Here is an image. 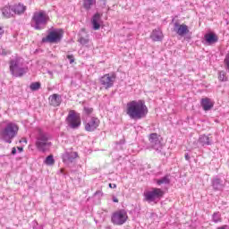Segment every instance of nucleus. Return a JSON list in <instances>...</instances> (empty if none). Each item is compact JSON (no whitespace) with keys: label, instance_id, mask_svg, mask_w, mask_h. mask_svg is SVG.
I'll return each mask as SVG.
<instances>
[{"label":"nucleus","instance_id":"14","mask_svg":"<svg viewBox=\"0 0 229 229\" xmlns=\"http://www.w3.org/2000/svg\"><path fill=\"white\" fill-rule=\"evenodd\" d=\"M204 39L207 46H214V44H217V42H219V37H217L214 32L205 34Z\"/></svg>","mask_w":229,"mask_h":229},{"label":"nucleus","instance_id":"25","mask_svg":"<svg viewBox=\"0 0 229 229\" xmlns=\"http://www.w3.org/2000/svg\"><path fill=\"white\" fill-rule=\"evenodd\" d=\"M157 185H169V183H171V179H169V175H165L157 180Z\"/></svg>","mask_w":229,"mask_h":229},{"label":"nucleus","instance_id":"30","mask_svg":"<svg viewBox=\"0 0 229 229\" xmlns=\"http://www.w3.org/2000/svg\"><path fill=\"white\" fill-rule=\"evenodd\" d=\"M212 219L214 223H219V221H221V216H219V213H214L212 216Z\"/></svg>","mask_w":229,"mask_h":229},{"label":"nucleus","instance_id":"26","mask_svg":"<svg viewBox=\"0 0 229 229\" xmlns=\"http://www.w3.org/2000/svg\"><path fill=\"white\" fill-rule=\"evenodd\" d=\"M96 4V0H84L83 7L85 10H90L91 6Z\"/></svg>","mask_w":229,"mask_h":229},{"label":"nucleus","instance_id":"5","mask_svg":"<svg viewBox=\"0 0 229 229\" xmlns=\"http://www.w3.org/2000/svg\"><path fill=\"white\" fill-rule=\"evenodd\" d=\"M50 140L51 136L49 133L39 131L36 141V147L38 148V151H41V153L49 151V148L52 146L51 141H49Z\"/></svg>","mask_w":229,"mask_h":229},{"label":"nucleus","instance_id":"37","mask_svg":"<svg viewBox=\"0 0 229 229\" xmlns=\"http://www.w3.org/2000/svg\"><path fill=\"white\" fill-rule=\"evenodd\" d=\"M109 188L110 189H117V184H115V183H109Z\"/></svg>","mask_w":229,"mask_h":229},{"label":"nucleus","instance_id":"36","mask_svg":"<svg viewBox=\"0 0 229 229\" xmlns=\"http://www.w3.org/2000/svg\"><path fill=\"white\" fill-rule=\"evenodd\" d=\"M94 196H103V191H97L94 193Z\"/></svg>","mask_w":229,"mask_h":229},{"label":"nucleus","instance_id":"41","mask_svg":"<svg viewBox=\"0 0 229 229\" xmlns=\"http://www.w3.org/2000/svg\"><path fill=\"white\" fill-rule=\"evenodd\" d=\"M18 151H20V153H22V151H24V148H22V147H18Z\"/></svg>","mask_w":229,"mask_h":229},{"label":"nucleus","instance_id":"22","mask_svg":"<svg viewBox=\"0 0 229 229\" xmlns=\"http://www.w3.org/2000/svg\"><path fill=\"white\" fill-rule=\"evenodd\" d=\"M101 19V15L99 13H95L92 17L91 22L93 25V30L95 31H98V30H99V28H101V24H99V21Z\"/></svg>","mask_w":229,"mask_h":229},{"label":"nucleus","instance_id":"4","mask_svg":"<svg viewBox=\"0 0 229 229\" xmlns=\"http://www.w3.org/2000/svg\"><path fill=\"white\" fill-rule=\"evenodd\" d=\"M48 21L49 16H47L46 11L35 12L31 19V27L38 30H45Z\"/></svg>","mask_w":229,"mask_h":229},{"label":"nucleus","instance_id":"28","mask_svg":"<svg viewBox=\"0 0 229 229\" xmlns=\"http://www.w3.org/2000/svg\"><path fill=\"white\" fill-rule=\"evenodd\" d=\"M41 87V84L40 82H32L30 85V90H32L33 92L37 91V90H39Z\"/></svg>","mask_w":229,"mask_h":229},{"label":"nucleus","instance_id":"39","mask_svg":"<svg viewBox=\"0 0 229 229\" xmlns=\"http://www.w3.org/2000/svg\"><path fill=\"white\" fill-rule=\"evenodd\" d=\"M114 203H119V199L117 197H113Z\"/></svg>","mask_w":229,"mask_h":229},{"label":"nucleus","instance_id":"40","mask_svg":"<svg viewBox=\"0 0 229 229\" xmlns=\"http://www.w3.org/2000/svg\"><path fill=\"white\" fill-rule=\"evenodd\" d=\"M21 142H25V144H26V143H28V140H26V138H22V139L20 140V143H21Z\"/></svg>","mask_w":229,"mask_h":229},{"label":"nucleus","instance_id":"35","mask_svg":"<svg viewBox=\"0 0 229 229\" xmlns=\"http://www.w3.org/2000/svg\"><path fill=\"white\" fill-rule=\"evenodd\" d=\"M184 158L185 160H187V162H191V156L189 155V153H185Z\"/></svg>","mask_w":229,"mask_h":229},{"label":"nucleus","instance_id":"38","mask_svg":"<svg viewBox=\"0 0 229 229\" xmlns=\"http://www.w3.org/2000/svg\"><path fill=\"white\" fill-rule=\"evenodd\" d=\"M12 155H16L17 154V148H15V147H13L12 148V152H11Z\"/></svg>","mask_w":229,"mask_h":229},{"label":"nucleus","instance_id":"1","mask_svg":"<svg viewBox=\"0 0 229 229\" xmlns=\"http://www.w3.org/2000/svg\"><path fill=\"white\" fill-rule=\"evenodd\" d=\"M149 110L144 100H132L127 103L126 114L132 121H140L148 117Z\"/></svg>","mask_w":229,"mask_h":229},{"label":"nucleus","instance_id":"7","mask_svg":"<svg viewBox=\"0 0 229 229\" xmlns=\"http://www.w3.org/2000/svg\"><path fill=\"white\" fill-rule=\"evenodd\" d=\"M148 141L149 142L147 145L146 149H153L160 155H165V153L162 151V149H164V145L162 144V141L160 140V136H158L157 133L149 134Z\"/></svg>","mask_w":229,"mask_h":229},{"label":"nucleus","instance_id":"2","mask_svg":"<svg viewBox=\"0 0 229 229\" xmlns=\"http://www.w3.org/2000/svg\"><path fill=\"white\" fill-rule=\"evenodd\" d=\"M19 135V125L13 122H9L0 130V140L5 144H12L13 139Z\"/></svg>","mask_w":229,"mask_h":229},{"label":"nucleus","instance_id":"42","mask_svg":"<svg viewBox=\"0 0 229 229\" xmlns=\"http://www.w3.org/2000/svg\"><path fill=\"white\" fill-rule=\"evenodd\" d=\"M228 225H222L220 227H217V229H227Z\"/></svg>","mask_w":229,"mask_h":229},{"label":"nucleus","instance_id":"17","mask_svg":"<svg viewBox=\"0 0 229 229\" xmlns=\"http://www.w3.org/2000/svg\"><path fill=\"white\" fill-rule=\"evenodd\" d=\"M174 28H177L176 33L180 37H183L184 35H187L189 33V27L186 24H182L175 22Z\"/></svg>","mask_w":229,"mask_h":229},{"label":"nucleus","instance_id":"19","mask_svg":"<svg viewBox=\"0 0 229 229\" xmlns=\"http://www.w3.org/2000/svg\"><path fill=\"white\" fill-rule=\"evenodd\" d=\"M26 12V6L23 4H15L13 5V13L14 15H22Z\"/></svg>","mask_w":229,"mask_h":229},{"label":"nucleus","instance_id":"43","mask_svg":"<svg viewBox=\"0 0 229 229\" xmlns=\"http://www.w3.org/2000/svg\"><path fill=\"white\" fill-rule=\"evenodd\" d=\"M61 173H64V169H61Z\"/></svg>","mask_w":229,"mask_h":229},{"label":"nucleus","instance_id":"10","mask_svg":"<svg viewBox=\"0 0 229 229\" xmlns=\"http://www.w3.org/2000/svg\"><path fill=\"white\" fill-rule=\"evenodd\" d=\"M164 191L160 188H152L151 191H147L144 196L146 201H148V203H152L153 201H160L162 198H164Z\"/></svg>","mask_w":229,"mask_h":229},{"label":"nucleus","instance_id":"27","mask_svg":"<svg viewBox=\"0 0 229 229\" xmlns=\"http://www.w3.org/2000/svg\"><path fill=\"white\" fill-rule=\"evenodd\" d=\"M44 164L46 165H55V157H53V155H49L48 157H47L44 160Z\"/></svg>","mask_w":229,"mask_h":229},{"label":"nucleus","instance_id":"3","mask_svg":"<svg viewBox=\"0 0 229 229\" xmlns=\"http://www.w3.org/2000/svg\"><path fill=\"white\" fill-rule=\"evenodd\" d=\"M9 69L12 76H14V78H22L28 72V68L24 67L22 58L21 57L12 59L9 62Z\"/></svg>","mask_w":229,"mask_h":229},{"label":"nucleus","instance_id":"24","mask_svg":"<svg viewBox=\"0 0 229 229\" xmlns=\"http://www.w3.org/2000/svg\"><path fill=\"white\" fill-rule=\"evenodd\" d=\"M2 13L4 17H6V19H10V17H13V5H5L4 8H2Z\"/></svg>","mask_w":229,"mask_h":229},{"label":"nucleus","instance_id":"29","mask_svg":"<svg viewBox=\"0 0 229 229\" xmlns=\"http://www.w3.org/2000/svg\"><path fill=\"white\" fill-rule=\"evenodd\" d=\"M83 112H84V114H86V115H90L92 114V112H94V108L89 107V106H84Z\"/></svg>","mask_w":229,"mask_h":229},{"label":"nucleus","instance_id":"18","mask_svg":"<svg viewBox=\"0 0 229 229\" xmlns=\"http://www.w3.org/2000/svg\"><path fill=\"white\" fill-rule=\"evenodd\" d=\"M78 42H80L81 46H87V44L90 42V40L89 39V34L85 32V29H81L79 34Z\"/></svg>","mask_w":229,"mask_h":229},{"label":"nucleus","instance_id":"8","mask_svg":"<svg viewBox=\"0 0 229 229\" xmlns=\"http://www.w3.org/2000/svg\"><path fill=\"white\" fill-rule=\"evenodd\" d=\"M65 121L69 128H72V130H76V128H80V126H81V118L74 110H71L69 112Z\"/></svg>","mask_w":229,"mask_h":229},{"label":"nucleus","instance_id":"31","mask_svg":"<svg viewBox=\"0 0 229 229\" xmlns=\"http://www.w3.org/2000/svg\"><path fill=\"white\" fill-rule=\"evenodd\" d=\"M218 80L220 81H226L228 79L226 78V74L225 73V72H219V76H218Z\"/></svg>","mask_w":229,"mask_h":229},{"label":"nucleus","instance_id":"21","mask_svg":"<svg viewBox=\"0 0 229 229\" xmlns=\"http://www.w3.org/2000/svg\"><path fill=\"white\" fill-rule=\"evenodd\" d=\"M75 158H78V152H74V151L65 152L63 155V161L64 163L72 162Z\"/></svg>","mask_w":229,"mask_h":229},{"label":"nucleus","instance_id":"13","mask_svg":"<svg viewBox=\"0 0 229 229\" xmlns=\"http://www.w3.org/2000/svg\"><path fill=\"white\" fill-rule=\"evenodd\" d=\"M211 187L215 191H224L225 187H226V180L215 176L211 179Z\"/></svg>","mask_w":229,"mask_h":229},{"label":"nucleus","instance_id":"16","mask_svg":"<svg viewBox=\"0 0 229 229\" xmlns=\"http://www.w3.org/2000/svg\"><path fill=\"white\" fill-rule=\"evenodd\" d=\"M48 101L51 106H60V105H62V96L53 94L48 98Z\"/></svg>","mask_w":229,"mask_h":229},{"label":"nucleus","instance_id":"6","mask_svg":"<svg viewBox=\"0 0 229 229\" xmlns=\"http://www.w3.org/2000/svg\"><path fill=\"white\" fill-rule=\"evenodd\" d=\"M62 38H64V30L52 29L48 30L47 37L42 38L41 42L43 44H58V42H62Z\"/></svg>","mask_w":229,"mask_h":229},{"label":"nucleus","instance_id":"20","mask_svg":"<svg viewBox=\"0 0 229 229\" xmlns=\"http://www.w3.org/2000/svg\"><path fill=\"white\" fill-rule=\"evenodd\" d=\"M198 142L203 148H207V146H212V140H210V138L208 136L205 135V134L200 135L199 137Z\"/></svg>","mask_w":229,"mask_h":229},{"label":"nucleus","instance_id":"15","mask_svg":"<svg viewBox=\"0 0 229 229\" xmlns=\"http://www.w3.org/2000/svg\"><path fill=\"white\" fill-rule=\"evenodd\" d=\"M200 106H202L204 112H208L214 108V102L208 98H204L200 100Z\"/></svg>","mask_w":229,"mask_h":229},{"label":"nucleus","instance_id":"23","mask_svg":"<svg viewBox=\"0 0 229 229\" xmlns=\"http://www.w3.org/2000/svg\"><path fill=\"white\" fill-rule=\"evenodd\" d=\"M150 38L153 42H161L164 38V35L162 34V31L154 30L150 35Z\"/></svg>","mask_w":229,"mask_h":229},{"label":"nucleus","instance_id":"34","mask_svg":"<svg viewBox=\"0 0 229 229\" xmlns=\"http://www.w3.org/2000/svg\"><path fill=\"white\" fill-rule=\"evenodd\" d=\"M3 35H4V29L0 25V39L3 38Z\"/></svg>","mask_w":229,"mask_h":229},{"label":"nucleus","instance_id":"32","mask_svg":"<svg viewBox=\"0 0 229 229\" xmlns=\"http://www.w3.org/2000/svg\"><path fill=\"white\" fill-rule=\"evenodd\" d=\"M66 58L70 61V64H74V55H66Z\"/></svg>","mask_w":229,"mask_h":229},{"label":"nucleus","instance_id":"11","mask_svg":"<svg viewBox=\"0 0 229 229\" xmlns=\"http://www.w3.org/2000/svg\"><path fill=\"white\" fill-rule=\"evenodd\" d=\"M111 221L113 225H124V223L128 221V213L126 212V210L121 209L113 214Z\"/></svg>","mask_w":229,"mask_h":229},{"label":"nucleus","instance_id":"12","mask_svg":"<svg viewBox=\"0 0 229 229\" xmlns=\"http://www.w3.org/2000/svg\"><path fill=\"white\" fill-rule=\"evenodd\" d=\"M101 122L98 119V117L92 116L89 120H86L84 122V128L86 131H96L98 128H99V124Z\"/></svg>","mask_w":229,"mask_h":229},{"label":"nucleus","instance_id":"33","mask_svg":"<svg viewBox=\"0 0 229 229\" xmlns=\"http://www.w3.org/2000/svg\"><path fill=\"white\" fill-rule=\"evenodd\" d=\"M0 55H2V56H6L8 55V52H6V50H4V48H1Z\"/></svg>","mask_w":229,"mask_h":229},{"label":"nucleus","instance_id":"9","mask_svg":"<svg viewBox=\"0 0 229 229\" xmlns=\"http://www.w3.org/2000/svg\"><path fill=\"white\" fill-rule=\"evenodd\" d=\"M115 80H117V74L113 72L103 75L99 79V83L104 87V89H106V90H108V89H112V87H114Z\"/></svg>","mask_w":229,"mask_h":229}]
</instances>
